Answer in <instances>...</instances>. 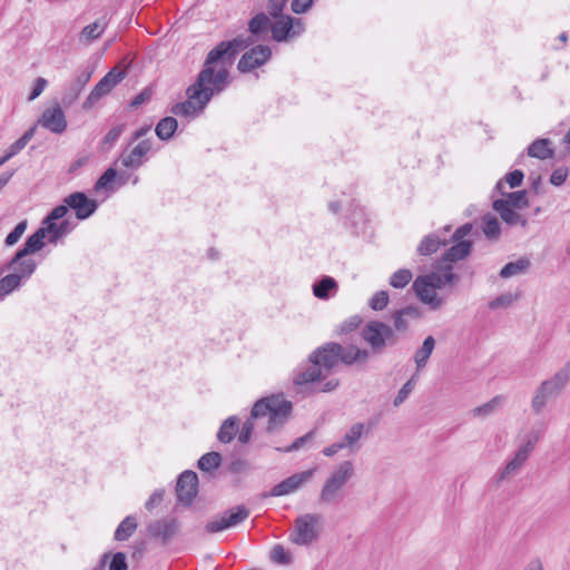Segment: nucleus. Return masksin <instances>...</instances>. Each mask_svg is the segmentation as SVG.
Here are the masks:
<instances>
[{
  "instance_id": "nucleus-1",
  "label": "nucleus",
  "mask_w": 570,
  "mask_h": 570,
  "mask_svg": "<svg viewBox=\"0 0 570 570\" xmlns=\"http://www.w3.org/2000/svg\"><path fill=\"white\" fill-rule=\"evenodd\" d=\"M254 42L255 39L249 36H238L233 40L220 41L207 53L200 80L212 78L214 82L226 89L230 83L229 67L234 63L236 56Z\"/></svg>"
},
{
  "instance_id": "nucleus-2",
  "label": "nucleus",
  "mask_w": 570,
  "mask_h": 570,
  "mask_svg": "<svg viewBox=\"0 0 570 570\" xmlns=\"http://www.w3.org/2000/svg\"><path fill=\"white\" fill-rule=\"evenodd\" d=\"M292 402L281 395H271L258 400L250 412V416L243 423L238 434V441L246 444L250 441L255 429V420L268 417L266 432L272 434L278 432L288 420L292 412Z\"/></svg>"
},
{
  "instance_id": "nucleus-3",
  "label": "nucleus",
  "mask_w": 570,
  "mask_h": 570,
  "mask_svg": "<svg viewBox=\"0 0 570 570\" xmlns=\"http://www.w3.org/2000/svg\"><path fill=\"white\" fill-rule=\"evenodd\" d=\"M340 352H342V345L334 342L317 347L308 356L311 364L294 373L293 383L307 385L325 380L340 364Z\"/></svg>"
},
{
  "instance_id": "nucleus-4",
  "label": "nucleus",
  "mask_w": 570,
  "mask_h": 570,
  "mask_svg": "<svg viewBox=\"0 0 570 570\" xmlns=\"http://www.w3.org/2000/svg\"><path fill=\"white\" fill-rule=\"evenodd\" d=\"M452 265L444 264L431 273L417 276L413 282L412 289L431 309H439L444 304V299L438 296L435 289H441L445 285H455L459 282L460 277L452 272Z\"/></svg>"
},
{
  "instance_id": "nucleus-5",
  "label": "nucleus",
  "mask_w": 570,
  "mask_h": 570,
  "mask_svg": "<svg viewBox=\"0 0 570 570\" xmlns=\"http://www.w3.org/2000/svg\"><path fill=\"white\" fill-rule=\"evenodd\" d=\"M200 70L193 85L187 90V100L173 106L171 112L176 116L195 117L203 112L214 96L220 95L225 89L214 82L212 78L200 80Z\"/></svg>"
},
{
  "instance_id": "nucleus-6",
  "label": "nucleus",
  "mask_w": 570,
  "mask_h": 570,
  "mask_svg": "<svg viewBox=\"0 0 570 570\" xmlns=\"http://www.w3.org/2000/svg\"><path fill=\"white\" fill-rule=\"evenodd\" d=\"M362 340L370 346L372 354H382L387 346L397 343L394 330L382 321H370L361 331Z\"/></svg>"
},
{
  "instance_id": "nucleus-7",
  "label": "nucleus",
  "mask_w": 570,
  "mask_h": 570,
  "mask_svg": "<svg viewBox=\"0 0 570 570\" xmlns=\"http://www.w3.org/2000/svg\"><path fill=\"white\" fill-rule=\"evenodd\" d=\"M354 474V465L351 461H343L331 472L325 480L318 497V501L324 504L338 503L341 501V490Z\"/></svg>"
},
{
  "instance_id": "nucleus-8",
  "label": "nucleus",
  "mask_w": 570,
  "mask_h": 570,
  "mask_svg": "<svg viewBox=\"0 0 570 570\" xmlns=\"http://www.w3.org/2000/svg\"><path fill=\"white\" fill-rule=\"evenodd\" d=\"M322 515L317 513L298 515L294 521L289 540L297 546H309L317 541L322 531Z\"/></svg>"
},
{
  "instance_id": "nucleus-9",
  "label": "nucleus",
  "mask_w": 570,
  "mask_h": 570,
  "mask_svg": "<svg viewBox=\"0 0 570 570\" xmlns=\"http://www.w3.org/2000/svg\"><path fill=\"white\" fill-rule=\"evenodd\" d=\"M37 263L35 259L21 262L17 269L0 278V301L12 292L19 289L35 274Z\"/></svg>"
},
{
  "instance_id": "nucleus-10",
  "label": "nucleus",
  "mask_w": 570,
  "mask_h": 570,
  "mask_svg": "<svg viewBox=\"0 0 570 570\" xmlns=\"http://www.w3.org/2000/svg\"><path fill=\"white\" fill-rule=\"evenodd\" d=\"M316 468L308 469L303 472L294 473L291 476L284 479L282 482L272 488L269 492H264L262 498L268 497H283L298 490L304 483L309 481Z\"/></svg>"
},
{
  "instance_id": "nucleus-11",
  "label": "nucleus",
  "mask_w": 570,
  "mask_h": 570,
  "mask_svg": "<svg viewBox=\"0 0 570 570\" xmlns=\"http://www.w3.org/2000/svg\"><path fill=\"white\" fill-rule=\"evenodd\" d=\"M176 494L178 503L190 507L194 499L198 494V476L191 470L184 471L176 484Z\"/></svg>"
},
{
  "instance_id": "nucleus-12",
  "label": "nucleus",
  "mask_w": 570,
  "mask_h": 570,
  "mask_svg": "<svg viewBox=\"0 0 570 570\" xmlns=\"http://www.w3.org/2000/svg\"><path fill=\"white\" fill-rule=\"evenodd\" d=\"M272 57V50L268 46L258 45L246 51L237 63V69L243 72H250L266 63Z\"/></svg>"
},
{
  "instance_id": "nucleus-13",
  "label": "nucleus",
  "mask_w": 570,
  "mask_h": 570,
  "mask_svg": "<svg viewBox=\"0 0 570 570\" xmlns=\"http://www.w3.org/2000/svg\"><path fill=\"white\" fill-rule=\"evenodd\" d=\"M63 203H66L70 209L75 210L77 218L80 220L89 218L98 208V203L95 199H90L82 191L68 195L63 199Z\"/></svg>"
},
{
  "instance_id": "nucleus-14",
  "label": "nucleus",
  "mask_w": 570,
  "mask_h": 570,
  "mask_svg": "<svg viewBox=\"0 0 570 570\" xmlns=\"http://www.w3.org/2000/svg\"><path fill=\"white\" fill-rule=\"evenodd\" d=\"M38 125L53 134H62L67 129V119L61 106L56 102L55 106L43 110L38 120Z\"/></svg>"
},
{
  "instance_id": "nucleus-15",
  "label": "nucleus",
  "mask_w": 570,
  "mask_h": 570,
  "mask_svg": "<svg viewBox=\"0 0 570 570\" xmlns=\"http://www.w3.org/2000/svg\"><path fill=\"white\" fill-rule=\"evenodd\" d=\"M153 149V140L147 138L140 140L129 154H122L119 158L126 168L137 169L145 163L144 157Z\"/></svg>"
},
{
  "instance_id": "nucleus-16",
  "label": "nucleus",
  "mask_w": 570,
  "mask_h": 570,
  "mask_svg": "<svg viewBox=\"0 0 570 570\" xmlns=\"http://www.w3.org/2000/svg\"><path fill=\"white\" fill-rule=\"evenodd\" d=\"M149 534L159 539L164 544L167 543L178 531V521L176 519H161L149 524Z\"/></svg>"
},
{
  "instance_id": "nucleus-17",
  "label": "nucleus",
  "mask_w": 570,
  "mask_h": 570,
  "mask_svg": "<svg viewBox=\"0 0 570 570\" xmlns=\"http://www.w3.org/2000/svg\"><path fill=\"white\" fill-rule=\"evenodd\" d=\"M422 316L420 307L407 305L392 314L393 330L395 332H406L410 327V320H419Z\"/></svg>"
},
{
  "instance_id": "nucleus-18",
  "label": "nucleus",
  "mask_w": 570,
  "mask_h": 570,
  "mask_svg": "<svg viewBox=\"0 0 570 570\" xmlns=\"http://www.w3.org/2000/svg\"><path fill=\"white\" fill-rule=\"evenodd\" d=\"M274 19L275 21L271 22L272 38L276 42H284L293 38V17L283 14Z\"/></svg>"
},
{
  "instance_id": "nucleus-19",
  "label": "nucleus",
  "mask_w": 570,
  "mask_h": 570,
  "mask_svg": "<svg viewBox=\"0 0 570 570\" xmlns=\"http://www.w3.org/2000/svg\"><path fill=\"white\" fill-rule=\"evenodd\" d=\"M492 208L508 225L514 226L521 224L522 226H525L528 223L524 217L518 214L513 208L509 207V202L503 198L495 199L492 204Z\"/></svg>"
},
{
  "instance_id": "nucleus-20",
  "label": "nucleus",
  "mask_w": 570,
  "mask_h": 570,
  "mask_svg": "<svg viewBox=\"0 0 570 570\" xmlns=\"http://www.w3.org/2000/svg\"><path fill=\"white\" fill-rule=\"evenodd\" d=\"M45 246V237L43 232H39L38 229L30 235L26 242L23 243V246L19 248L14 254L17 259L21 261H30L31 258L28 257L40 249H42Z\"/></svg>"
},
{
  "instance_id": "nucleus-21",
  "label": "nucleus",
  "mask_w": 570,
  "mask_h": 570,
  "mask_svg": "<svg viewBox=\"0 0 570 570\" xmlns=\"http://www.w3.org/2000/svg\"><path fill=\"white\" fill-rule=\"evenodd\" d=\"M453 243L454 244L442 254V262L445 264L451 265L452 263L464 259L472 250L471 240H456Z\"/></svg>"
},
{
  "instance_id": "nucleus-22",
  "label": "nucleus",
  "mask_w": 570,
  "mask_h": 570,
  "mask_svg": "<svg viewBox=\"0 0 570 570\" xmlns=\"http://www.w3.org/2000/svg\"><path fill=\"white\" fill-rule=\"evenodd\" d=\"M371 352L360 348L355 345L343 346L340 352V364L353 365L354 363L364 364L370 358Z\"/></svg>"
},
{
  "instance_id": "nucleus-23",
  "label": "nucleus",
  "mask_w": 570,
  "mask_h": 570,
  "mask_svg": "<svg viewBox=\"0 0 570 570\" xmlns=\"http://www.w3.org/2000/svg\"><path fill=\"white\" fill-rule=\"evenodd\" d=\"M570 381V362H568L560 371H558L550 380H546L542 384L547 385V392L551 396H557Z\"/></svg>"
},
{
  "instance_id": "nucleus-24",
  "label": "nucleus",
  "mask_w": 570,
  "mask_h": 570,
  "mask_svg": "<svg viewBox=\"0 0 570 570\" xmlns=\"http://www.w3.org/2000/svg\"><path fill=\"white\" fill-rule=\"evenodd\" d=\"M552 141L548 138H538L527 149L529 157L546 160L553 158L554 150L551 147Z\"/></svg>"
},
{
  "instance_id": "nucleus-25",
  "label": "nucleus",
  "mask_w": 570,
  "mask_h": 570,
  "mask_svg": "<svg viewBox=\"0 0 570 570\" xmlns=\"http://www.w3.org/2000/svg\"><path fill=\"white\" fill-rule=\"evenodd\" d=\"M268 30H271V19L264 12L255 14L248 21V31L250 32L249 37H253L255 42L261 38V36L266 35Z\"/></svg>"
},
{
  "instance_id": "nucleus-26",
  "label": "nucleus",
  "mask_w": 570,
  "mask_h": 570,
  "mask_svg": "<svg viewBox=\"0 0 570 570\" xmlns=\"http://www.w3.org/2000/svg\"><path fill=\"white\" fill-rule=\"evenodd\" d=\"M446 243V239H442L439 235L429 234L420 242L416 252L421 256H430L436 253L441 246H445Z\"/></svg>"
},
{
  "instance_id": "nucleus-27",
  "label": "nucleus",
  "mask_w": 570,
  "mask_h": 570,
  "mask_svg": "<svg viewBox=\"0 0 570 570\" xmlns=\"http://www.w3.org/2000/svg\"><path fill=\"white\" fill-rule=\"evenodd\" d=\"M108 26L106 17L98 18L95 22L86 26L79 36L80 41L91 42L98 39Z\"/></svg>"
},
{
  "instance_id": "nucleus-28",
  "label": "nucleus",
  "mask_w": 570,
  "mask_h": 570,
  "mask_svg": "<svg viewBox=\"0 0 570 570\" xmlns=\"http://www.w3.org/2000/svg\"><path fill=\"white\" fill-rule=\"evenodd\" d=\"M434 347L435 340L433 336L429 335L424 338L422 346L414 354V362L417 371H421L426 366Z\"/></svg>"
},
{
  "instance_id": "nucleus-29",
  "label": "nucleus",
  "mask_w": 570,
  "mask_h": 570,
  "mask_svg": "<svg viewBox=\"0 0 570 570\" xmlns=\"http://www.w3.org/2000/svg\"><path fill=\"white\" fill-rule=\"evenodd\" d=\"M336 289L337 283L331 276H323L313 285V294L321 299H328Z\"/></svg>"
},
{
  "instance_id": "nucleus-30",
  "label": "nucleus",
  "mask_w": 570,
  "mask_h": 570,
  "mask_svg": "<svg viewBox=\"0 0 570 570\" xmlns=\"http://www.w3.org/2000/svg\"><path fill=\"white\" fill-rule=\"evenodd\" d=\"M238 419L237 416H229L227 417L220 425L219 430H218V433H217V439L222 442V443H230L234 438L236 436L237 434V431H238Z\"/></svg>"
},
{
  "instance_id": "nucleus-31",
  "label": "nucleus",
  "mask_w": 570,
  "mask_h": 570,
  "mask_svg": "<svg viewBox=\"0 0 570 570\" xmlns=\"http://www.w3.org/2000/svg\"><path fill=\"white\" fill-rule=\"evenodd\" d=\"M531 263L527 257H520L515 262L507 263L500 271L499 275L502 278H509L525 273Z\"/></svg>"
},
{
  "instance_id": "nucleus-32",
  "label": "nucleus",
  "mask_w": 570,
  "mask_h": 570,
  "mask_svg": "<svg viewBox=\"0 0 570 570\" xmlns=\"http://www.w3.org/2000/svg\"><path fill=\"white\" fill-rule=\"evenodd\" d=\"M112 89L114 88L108 83V80L102 77L86 98L83 108H91L100 98L109 94Z\"/></svg>"
},
{
  "instance_id": "nucleus-33",
  "label": "nucleus",
  "mask_w": 570,
  "mask_h": 570,
  "mask_svg": "<svg viewBox=\"0 0 570 570\" xmlns=\"http://www.w3.org/2000/svg\"><path fill=\"white\" fill-rule=\"evenodd\" d=\"M178 127L177 119L174 117H165L160 119L155 128L157 137L161 140H169L173 138Z\"/></svg>"
},
{
  "instance_id": "nucleus-34",
  "label": "nucleus",
  "mask_w": 570,
  "mask_h": 570,
  "mask_svg": "<svg viewBox=\"0 0 570 570\" xmlns=\"http://www.w3.org/2000/svg\"><path fill=\"white\" fill-rule=\"evenodd\" d=\"M137 520L134 515L126 517L115 531V540L125 541L129 539L137 529Z\"/></svg>"
},
{
  "instance_id": "nucleus-35",
  "label": "nucleus",
  "mask_w": 570,
  "mask_h": 570,
  "mask_svg": "<svg viewBox=\"0 0 570 570\" xmlns=\"http://www.w3.org/2000/svg\"><path fill=\"white\" fill-rule=\"evenodd\" d=\"M222 460L220 453L212 451L199 458L197 468L203 472H212L220 466Z\"/></svg>"
},
{
  "instance_id": "nucleus-36",
  "label": "nucleus",
  "mask_w": 570,
  "mask_h": 570,
  "mask_svg": "<svg viewBox=\"0 0 570 570\" xmlns=\"http://www.w3.org/2000/svg\"><path fill=\"white\" fill-rule=\"evenodd\" d=\"M117 178V171L112 167L105 170V173L97 179V181L94 185L95 191H100L105 189L108 193H114L116 190L115 188V181Z\"/></svg>"
},
{
  "instance_id": "nucleus-37",
  "label": "nucleus",
  "mask_w": 570,
  "mask_h": 570,
  "mask_svg": "<svg viewBox=\"0 0 570 570\" xmlns=\"http://www.w3.org/2000/svg\"><path fill=\"white\" fill-rule=\"evenodd\" d=\"M223 514L225 515L229 524L232 527H235L245 521L249 517V510L245 505L240 504L223 512Z\"/></svg>"
},
{
  "instance_id": "nucleus-38",
  "label": "nucleus",
  "mask_w": 570,
  "mask_h": 570,
  "mask_svg": "<svg viewBox=\"0 0 570 570\" xmlns=\"http://www.w3.org/2000/svg\"><path fill=\"white\" fill-rule=\"evenodd\" d=\"M547 385L548 384H540V386L537 389L534 395H533V399H532V402H531V406H532V410L534 413L539 414L542 412L543 407L546 406L548 400L550 397H552L548 392H547Z\"/></svg>"
},
{
  "instance_id": "nucleus-39",
  "label": "nucleus",
  "mask_w": 570,
  "mask_h": 570,
  "mask_svg": "<svg viewBox=\"0 0 570 570\" xmlns=\"http://www.w3.org/2000/svg\"><path fill=\"white\" fill-rule=\"evenodd\" d=\"M482 230L488 238H498L501 233L500 223L498 218L491 214L484 215Z\"/></svg>"
},
{
  "instance_id": "nucleus-40",
  "label": "nucleus",
  "mask_w": 570,
  "mask_h": 570,
  "mask_svg": "<svg viewBox=\"0 0 570 570\" xmlns=\"http://www.w3.org/2000/svg\"><path fill=\"white\" fill-rule=\"evenodd\" d=\"M364 432V424L363 423H355L353 424L350 430L345 433L343 439L341 440L342 444H344L345 448L353 449V446L356 444V442L361 439Z\"/></svg>"
},
{
  "instance_id": "nucleus-41",
  "label": "nucleus",
  "mask_w": 570,
  "mask_h": 570,
  "mask_svg": "<svg viewBox=\"0 0 570 570\" xmlns=\"http://www.w3.org/2000/svg\"><path fill=\"white\" fill-rule=\"evenodd\" d=\"M36 132V127L29 128L19 139H17L6 151L10 158L19 154L27 144L32 139Z\"/></svg>"
},
{
  "instance_id": "nucleus-42",
  "label": "nucleus",
  "mask_w": 570,
  "mask_h": 570,
  "mask_svg": "<svg viewBox=\"0 0 570 570\" xmlns=\"http://www.w3.org/2000/svg\"><path fill=\"white\" fill-rule=\"evenodd\" d=\"M505 197L504 199L509 202V207L511 208H527L529 206V200L527 198V190H518L512 193H502Z\"/></svg>"
},
{
  "instance_id": "nucleus-43",
  "label": "nucleus",
  "mask_w": 570,
  "mask_h": 570,
  "mask_svg": "<svg viewBox=\"0 0 570 570\" xmlns=\"http://www.w3.org/2000/svg\"><path fill=\"white\" fill-rule=\"evenodd\" d=\"M413 274L407 268H401L394 272L390 277V285L394 288H404L411 281Z\"/></svg>"
},
{
  "instance_id": "nucleus-44",
  "label": "nucleus",
  "mask_w": 570,
  "mask_h": 570,
  "mask_svg": "<svg viewBox=\"0 0 570 570\" xmlns=\"http://www.w3.org/2000/svg\"><path fill=\"white\" fill-rule=\"evenodd\" d=\"M126 129V124H120L112 127L106 136L101 140V149L109 150L112 145L119 139L124 130Z\"/></svg>"
},
{
  "instance_id": "nucleus-45",
  "label": "nucleus",
  "mask_w": 570,
  "mask_h": 570,
  "mask_svg": "<svg viewBox=\"0 0 570 570\" xmlns=\"http://www.w3.org/2000/svg\"><path fill=\"white\" fill-rule=\"evenodd\" d=\"M39 232H43V237L46 238L49 236L48 240L51 244H55L58 242V223L55 220L49 219L48 217H45V219L41 223V227L38 228Z\"/></svg>"
},
{
  "instance_id": "nucleus-46",
  "label": "nucleus",
  "mask_w": 570,
  "mask_h": 570,
  "mask_svg": "<svg viewBox=\"0 0 570 570\" xmlns=\"http://www.w3.org/2000/svg\"><path fill=\"white\" fill-rule=\"evenodd\" d=\"M81 91L82 90L79 87H77L72 81L67 83L61 97L62 105L65 107H70L79 98Z\"/></svg>"
},
{
  "instance_id": "nucleus-47",
  "label": "nucleus",
  "mask_w": 570,
  "mask_h": 570,
  "mask_svg": "<svg viewBox=\"0 0 570 570\" xmlns=\"http://www.w3.org/2000/svg\"><path fill=\"white\" fill-rule=\"evenodd\" d=\"M503 403V397L498 395L489 402L475 407L473 410L474 415L487 416L493 413Z\"/></svg>"
},
{
  "instance_id": "nucleus-48",
  "label": "nucleus",
  "mask_w": 570,
  "mask_h": 570,
  "mask_svg": "<svg viewBox=\"0 0 570 570\" xmlns=\"http://www.w3.org/2000/svg\"><path fill=\"white\" fill-rule=\"evenodd\" d=\"M27 226H28L27 219H23L20 223H18L17 226L13 228V230H11L7 235V237L4 239V245L10 247V246H13L14 244H17L19 242V239L21 238V236L23 235V233L26 232Z\"/></svg>"
},
{
  "instance_id": "nucleus-49",
  "label": "nucleus",
  "mask_w": 570,
  "mask_h": 570,
  "mask_svg": "<svg viewBox=\"0 0 570 570\" xmlns=\"http://www.w3.org/2000/svg\"><path fill=\"white\" fill-rule=\"evenodd\" d=\"M271 559L278 564H289L292 557L288 551L282 544H276L271 551Z\"/></svg>"
},
{
  "instance_id": "nucleus-50",
  "label": "nucleus",
  "mask_w": 570,
  "mask_h": 570,
  "mask_svg": "<svg viewBox=\"0 0 570 570\" xmlns=\"http://www.w3.org/2000/svg\"><path fill=\"white\" fill-rule=\"evenodd\" d=\"M523 464H524V462L523 461H518V456L514 455V458L512 460H510L505 464L503 470L500 472L499 481H503L507 478L517 474L520 471V469L522 468Z\"/></svg>"
},
{
  "instance_id": "nucleus-51",
  "label": "nucleus",
  "mask_w": 570,
  "mask_h": 570,
  "mask_svg": "<svg viewBox=\"0 0 570 570\" xmlns=\"http://www.w3.org/2000/svg\"><path fill=\"white\" fill-rule=\"evenodd\" d=\"M523 464H524V462L523 461H518V456L514 455V458L512 460H510L505 464L503 470L500 472L499 481H503L507 478L517 474L520 471V469L522 468Z\"/></svg>"
},
{
  "instance_id": "nucleus-52",
  "label": "nucleus",
  "mask_w": 570,
  "mask_h": 570,
  "mask_svg": "<svg viewBox=\"0 0 570 570\" xmlns=\"http://www.w3.org/2000/svg\"><path fill=\"white\" fill-rule=\"evenodd\" d=\"M229 528H232V525L223 513L214 520L208 521L205 527L208 533H217Z\"/></svg>"
},
{
  "instance_id": "nucleus-53",
  "label": "nucleus",
  "mask_w": 570,
  "mask_h": 570,
  "mask_svg": "<svg viewBox=\"0 0 570 570\" xmlns=\"http://www.w3.org/2000/svg\"><path fill=\"white\" fill-rule=\"evenodd\" d=\"M389 304V294L386 291L376 292L368 301V306L373 311H382Z\"/></svg>"
},
{
  "instance_id": "nucleus-54",
  "label": "nucleus",
  "mask_w": 570,
  "mask_h": 570,
  "mask_svg": "<svg viewBox=\"0 0 570 570\" xmlns=\"http://www.w3.org/2000/svg\"><path fill=\"white\" fill-rule=\"evenodd\" d=\"M538 440H539V436L533 435V436L529 438L528 441L518 449V451L515 453V455L518 456V461L525 462L528 460L531 452L534 450V446H535Z\"/></svg>"
},
{
  "instance_id": "nucleus-55",
  "label": "nucleus",
  "mask_w": 570,
  "mask_h": 570,
  "mask_svg": "<svg viewBox=\"0 0 570 570\" xmlns=\"http://www.w3.org/2000/svg\"><path fill=\"white\" fill-rule=\"evenodd\" d=\"M538 440H539V436L533 435V436L529 438L528 441L518 449V451L515 453V455L518 456V461L525 462L528 460L531 452L534 450V446H535Z\"/></svg>"
},
{
  "instance_id": "nucleus-56",
  "label": "nucleus",
  "mask_w": 570,
  "mask_h": 570,
  "mask_svg": "<svg viewBox=\"0 0 570 570\" xmlns=\"http://www.w3.org/2000/svg\"><path fill=\"white\" fill-rule=\"evenodd\" d=\"M538 440H539V436L533 435V436L529 438L528 441L518 449V451L515 453V455L518 456V461L525 462L528 460L531 452L534 450V446H535Z\"/></svg>"
},
{
  "instance_id": "nucleus-57",
  "label": "nucleus",
  "mask_w": 570,
  "mask_h": 570,
  "mask_svg": "<svg viewBox=\"0 0 570 570\" xmlns=\"http://www.w3.org/2000/svg\"><path fill=\"white\" fill-rule=\"evenodd\" d=\"M538 440H539V436L533 435V436L529 438L528 441L518 449V451L515 453V455L518 456V461L525 462L528 460L531 452L534 450V446H535Z\"/></svg>"
},
{
  "instance_id": "nucleus-58",
  "label": "nucleus",
  "mask_w": 570,
  "mask_h": 570,
  "mask_svg": "<svg viewBox=\"0 0 570 570\" xmlns=\"http://www.w3.org/2000/svg\"><path fill=\"white\" fill-rule=\"evenodd\" d=\"M415 385V375H413L407 382L403 384V386L399 390L397 395L395 396L393 404L394 406H400L413 391Z\"/></svg>"
},
{
  "instance_id": "nucleus-59",
  "label": "nucleus",
  "mask_w": 570,
  "mask_h": 570,
  "mask_svg": "<svg viewBox=\"0 0 570 570\" xmlns=\"http://www.w3.org/2000/svg\"><path fill=\"white\" fill-rule=\"evenodd\" d=\"M517 299V295H513L511 293H505L502 295H499L494 299H492L489 303L490 309H498V308H507L509 307L514 301Z\"/></svg>"
},
{
  "instance_id": "nucleus-60",
  "label": "nucleus",
  "mask_w": 570,
  "mask_h": 570,
  "mask_svg": "<svg viewBox=\"0 0 570 570\" xmlns=\"http://www.w3.org/2000/svg\"><path fill=\"white\" fill-rule=\"evenodd\" d=\"M108 553L110 554L109 558L111 557L108 563V570H128L126 554L124 552Z\"/></svg>"
},
{
  "instance_id": "nucleus-61",
  "label": "nucleus",
  "mask_w": 570,
  "mask_h": 570,
  "mask_svg": "<svg viewBox=\"0 0 570 570\" xmlns=\"http://www.w3.org/2000/svg\"><path fill=\"white\" fill-rule=\"evenodd\" d=\"M288 0H267L266 9L272 18L283 16V10L286 7Z\"/></svg>"
},
{
  "instance_id": "nucleus-62",
  "label": "nucleus",
  "mask_w": 570,
  "mask_h": 570,
  "mask_svg": "<svg viewBox=\"0 0 570 570\" xmlns=\"http://www.w3.org/2000/svg\"><path fill=\"white\" fill-rule=\"evenodd\" d=\"M126 75L127 72L125 69L114 67L104 76V79H107L111 88H115L122 79H125Z\"/></svg>"
},
{
  "instance_id": "nucleus-63",
  "label": "nucleus",
  "mask_w": 570,
  "mask_h": 570,
  "mask_svg": "<svg viewBox=\"0 0 570 570\" xmlns=\"http://www.w3.org/2000/svg\"><path fill=\"white\" fill-rule=\"evenodd\" d=\"M362 317L358 316V315H353L351 317H348L347 320H345L341 325H340V333L341 334H348L353 331H355L362 323Z\"/></svg>"
},
{
  "instance_id": "nucleus-64",
  "label": "nucleus",
  "mask_w": 570,
  "mask_h": 570,
  "mask_svg": "<svg viewBox=\"0 0 570 570\" xmlns=\"http://www.w3.org/2000/svg\"><path fill=\"white\" fill-rule=\"evenodd\" d=\"M314 4V0H292L291 10L296 13L307 12Z\"/></svg>"
}]
</instances>
